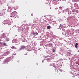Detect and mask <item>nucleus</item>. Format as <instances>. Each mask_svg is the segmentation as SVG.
<instances>
[{
    "label": "nucleus",
    "instance_id": "f257e3e1",
    "mask_svg": "<svg viewBox=\"0 0 79 79\" xmlns=\"http://www.w3.org/2000/svg\"><path fill=\"white\" fill-rule=\"evenodd\" d=\"M26 48V46L24 45L22 46H21V48H20V50H23V49H24L25 48Z\"/></svg>",
    "mask_w": 79,
    "mask_h": 79
},
{
    "label": "nucleus",
    "instance_id": "f03ea898",
    "mask_svg": "<svg viewBox=\"0 0 79 79\" xmlns=\"http://www.w3.org/2000/svg\"><path fill=\"white\" fill-rule=\"evenodd\" d=\"M67 55L68 56H70V55H71V53H70V52H68L67 53Z\"/></svg>",
    "mask_w": 79,
    "mask_h": 79
},
{
    "label": "nucleus",
    "instance_id": "7ed1b4c3",
    "mask_svg": "<svg viewBox=\"0 0 79 79\" xmlns=\"http://www.w3.org/2000/svg\"><path fill=\"white\" fill-rule=\"evenodd\" d=\"M2 36L3 38H5V37H6V35H5V34H2Z\"/></svg>",
    "mask_w": 79,
    "mask_h": 79
},
{
    "label": "nucleus",
    "instance_id": "20e7f679",
    "mask_svg": "<svg viewBox=\"0 0 79 79\" xmlns=\"http://www.w3.org/2000/svg\"><path fill=\"white\" fill-rule=\"evenodd\" d=\"M47 29H50V26H48L47 27Z\"/></svg>",
    "mask_w": 79,
    "mask_h": 79
},
{
    "label": "nucleus",
    "instance_id": "39448f33",
    "mask_svg": "<svg viewBox=\"0 0 79 79\" xmlns=\"http://www.w3.org/2000/svg\"><path fill=\"white\" fill-rule=\"evenodd\" d=\"M12 13L14 15H16V11H14L12 12Z\"/></svg>",
    "mask_w": 79,
    "mask_h": 79
},
{
    "label": "nucleus",
    "instance_id": "423d86ee",
    "mask_svg": "<svg viewBox=\"0 0 79 79\" xmlns=\"http://www.w3.org/2000/svg\"><path fill=\"white\" fill-rule=\"evenodd\" d=\"M6 41H9L10 39H9V38H6Z\"/></svg>",
    "mask_w": 79,
    "mask_h": 79
},
{
    "label": "nucleus",
    "instance_id": "0eeeda50",
    "mask_svg": "<svg viewBox=\"0 0 79 79\" xmlns=\"http://www.w3.org/2000/svg\"><path fill=\"white\" fill-rule=\"evenodd\" d=\"M62 7L61 6L59 7V8L60 9V10H63V8H62Z\"/></svg>",
    "mask_w": 79,
    "mask_h": 79
},
{
    "label": "nucleus",
    "instance_id": "6e6552de",
    "mask_svg": "<svg viewBox=\"0 0 79 79\" xmlns=\"http://www.w3.org/2000/svg\"><path fill=\"white\" fill-rule=\"evenodd\" d=\"M3 45H4V46H6V43H4L3 44Z\"/></svg>",
    "mask_w": 79,
    "mask_h": 79
},
{
    "label": "nucleus",
    "instance_id": "1a4fd4ad",
    "mask_svg": "<svg viewBox=\"0 0 79 79\" xmlns=\"http://www.w3.org/2000/svg\"><path fill=\"white\" fill-rule=\"evenodd\" d=\"M60 27H63V25L61 24H60V26H59Z\"/></svg>",
    "mask_w": 79,
    "mask_h": 79
},
{
    "label": "nucleus",
    "instance_id": "9d476101",
    "mask_svg": "<svg viewBox=\"0 0 79 79\" xmlns=\"http://www.w3.org/2000/svg\"><path fill=\"white\" fill-rule=\"evenodd\" d=\"M75 45H77V46L78 45V43H77L75 44Z\"/></svg>",
    "mask_w": 79,
    "mask_h": 79
},
{
    "label": "nucleus",
    "instance_id": "9b49d317",
    "mask_svg": "<svg viewBox=\"0 0 79 79\" xmlns=\"http://www.w3.org/2000/svg\"><path fill=\"white\" fill-rule=\"evenodd\" d=\"M24 42H27V40H25V39L24 40Z\"/></svg>",
    "mask_w": 79,
    "mask_h": 79
},
{
    "label": "nucleus",
    "instance_id": "f8f14e48",
    "mask_svg": "<svg viewBox=\"0 0 79 79\" xmlns=\"http://www.w3.org/2000/svg\"><path fill=\"white\" fill-rule=\"evenodd\" d=\"M14 47H15V46H12L11 47V48H14Z\"/></svg>",
    "mask_w": 79,
    "mask_h": 79
},
{
    "label": "nucleus",
    "instance_id": "ddd939ff",
    "mask_svg": "<svg viewBox=\"0 0 79 79\" xmlns=\"http://www.w3.org/2000/svg\"><path fill=\"white\" fill-rule=\"evenodd\" d=\"M55 49H53V52H55Z\"/></svg>",
    "mask_w": 79,
    "mask_h": 79
},
{
    "label": "nucleus",
    "instance_id": "4468645a",
    "mask_svg": "<svg viewBox=\"0 0 79 79\" xmlns=\"http://www.w3.org/2000/svg\"><path fill=\"white\" fill-rule=\"evenodd\" d=\"M75 47H76V48H77V45H75Z\"/></svg>",
    "mask_w": 79,
    "mask_h": 79
},
{
    "label": "nucleus",
    "instance_id": "2eb2a0df",
    "mask_svg": "<svg viewBox=\"0 0 79 79\" xmlns=\"http://www.w3.org/2000/svg\"><path fill=\"white\" fill-rule=\"evenodd\" d=\"M33 35H35V32H33Z\"/></svg>",
    "mask_w": 79,
    "mask_h": 79
},
{
    "label": "nucleus",
    "instance_id": "dca6fc26",
    "mask_svg": "<svg viewBox=\"0 0 79 79\" xmlns=\"http://www.w3.org/2000/svg\"><path fill=\"white\" fill-rule=\"evenodd\" d=\"M13 49H16V48L14 47Z\"/></svg>",
    "mask_w": 79,
    "mask_h": 79
},
{
    "label": "nucleus",
    "instance_id": "f3484780",
    "mask_svg": "<svg viewBox=\"0 0 79 79\" xmlns=\"http://www.w3.org/2000/svg\"><path fill=\"white\" fill-rule=\"evenodd\" d=\"M35 34H36V35H38V33H37V32L36 33H35Z\"/></svg>",
    "mask_w": 79,
    "mask_h": 79
},
{
    "label": "nucleus",
    "instance_id": "a211bd4d",
    "mask_svg": "<svg viewBox=\"0 0 79 79\" xmlns=\"http://www.w3.org/2000/svg\"><path fill=\"white\" fill-rule=\"evenodd\" d=\"M31 16H33V14H31Z\"/></svg>",
    "mask_w": 79,
    "mask_h": 79
},
{
    "label": "nucleus",
    "instance_id": "6ab92c4d",
    "mask_svg": "<svg viewBox=\"0 0 79 79\" xmlns=\"http://www.w3.org/2000/svg\"><path fill=\"white\" fill-rule=\"evenodd\" d=\"M25 55H27V54L26 53L25 54Z\"/></svg>",
    "mask_w": 79,
    "mask_h": 79
},
{
    "label": "nucleus",
    "instance_id": "aec40b11",
    "mask_svg": "<svg viewBox=\"0 0 79 79\" xmlns=\"http://www.w3.org/2000/svg\"><path fill=\"white\" fill-rule=\"evenodd\" d=\"M69 10V9H66V10Z\"/></svg>",
    "mask_w": 79,
    "mask_h": 79
},
{
    "label": "nucleus",
    "instance_id": "412c9836",
    "mask_svg": "<svg viewBox=\"0 0 79 79\" xmlns=\"http://www.w3.org/2000/svg\"><path fill=\"white\" fill-rule=\"evenodd\" d=\"M1 41V40L0 39V42Z\"/></svg>",
    "mask_w": 79,
    "mask_h": 79
},
{
    "label": "nucleus",
    "instance_id": "4be33fe9",
    "mask_svg": "<svg viewBox=\"0 0 79 79\" xmlns=\"http://www.w3.org/2000/svg\"><path fill=\"white\" fill-rule=\"evenodd\" d=\"M10 17H12V16H10Z\"/></svg>",
    "mask_w": 79,
    "mask_h": 79
},
{
    "label": "nucleus",
    "instance_id": "5701e85b",
    "mask_svg": "<svg viewBox=\"0 0 79 79\" xmlns=\"http://www.w3.org/2000/svg\"><path fill=\"white\" fill-rule=\"evenodd\" d=\"M0 44H2V43H0Z\"/></svg>",
    "mask_w": 79,
    "mask_h": 79
},
{
    "label": "nucleus",
    "instance_id": "b1692460",
    "mask_svg": "<svg viewBox=\"0 0 79 79\" xmlns=\"http://www.w3.org/2000/svg\"><path fill=\"white\" fill-rule=\"evenodd\" d=\"M57 8V9H58V8Z\"/></svg>",
    "mask_w": 79,
    "mask_h": 79
},
{
    "label": "nucleus",
    "instance_id": "393cba45",
    "mask_svg": "<svg viewBox=\"0 0 79 79\" xmlns=\"http://www.w3.org/2000/svg\"><path fill=\"white\" fill-rule=\"evenodd\" d=\"M56 9H57L56 8Z\"/></svg>",
    "mask_w": 79,
    "mask_h": 79
}]
</instances>
